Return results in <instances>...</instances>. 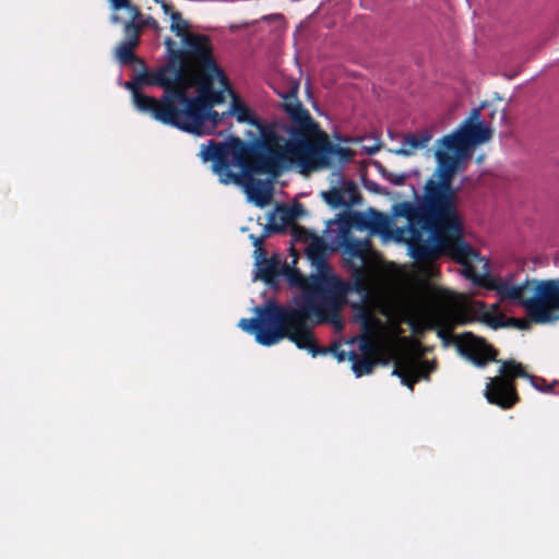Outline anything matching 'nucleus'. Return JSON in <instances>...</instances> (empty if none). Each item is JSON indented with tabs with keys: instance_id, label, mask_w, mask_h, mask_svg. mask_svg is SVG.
<instances>
[{
	"instance_id": "nucleus-1",
	"label": "nucleus",
	"mask_w": 559,
	"mask_h": 559,
	"mask_svg": "<svg viewBox=\"0 0 559 559\" xmlns=\"http://www.w3.org/2000/svg\"><path fill=\"white\" fill-rule=\"evenodd\" d=\"M313 299L301 298L293 306L266 301L255 307V318H242L238 326L253 334L263 346H272L288 338L299 349L307 350L312 357L332 354L341 362L348 359V353L341 349L338 342L329 347L319 346L312 329L317 323H332L342 330L341 310L346 305L347 295L357 293L364 298L370 296L372 277L362 266H353L352 281L345 282L336 276L317 277L312 283Z\"/></svg>"
},
{
	"instance_id": "nucleus-2",
	"label": "nucleus",
	"mask_w": 559,
	"mask_h": 559,
	"mask_svg": "<svg viewBox=\"0 0 559 559\" xmlns=\"http://www.w3.org/2000/svg\"><path fill=\"white\" fill-rule=\"evenodd\" d=\"M437 179L429 178L417 203L403 201L393 205V214L407 221L412 255L429 261L448 255L463 266L467 280H476L477 264L488 263L464 239V219L457 206V190L452 181L457 171L459 156L437 150Z\"/></svg>"
},
{
	"instance_id": "nucleus-3",
	"label": "nucleus",
	"mask_w": 559,
	"mask_h": 559,
	"mask_svg": "<svg viewBox=\"0 0 559 559\" xmlns=\"http://www.w3.org/2000/svg\"><path fill=\"white\" fill-rule=\"evenodd\" d=\"M201 63L160 98L134 93V106L163 124L181 131L203 135L212 133L223 121L222 114L213 109L225 102L230 88L227 76L217 64L214 52L200 56Z\"/></svg>"
},
{
	"instance_id": "nucleus-4",
	"label": "nucleus",
	"mask_w": 559,
	"mask_h": 559,
	"mask_svg": "<svg viewBox=\"0 0 559 559\" xmlns=\"http://www.w3.org/2000/svg\"><path fill=\"white\" fill-rule=\"evenodd\" d=\"M200 157L212 162V170L223 185L235 183L243 187L248 200L258 207L266 206L272 200V187L254 175L277 177L283 170L295 166V159L287 142L275 146V138L263 135L253 142L229 136L224 142L210 140L201 145Z\"/></svg>"
},
{
	"instance_id": "nucleus-5",
	"label": "nucleus",
	"mask_w": 559,
	"mask_h": 559,
	"mask_svg": "<svg viewBox=\"0 0 559 559\" xmlns=\"http://www.w3.org/2000/svg\"><path fill=\"white\" fill-rule=\"evenodd\" d=\"M298 91L299 84L293 82L286 91L277 92L282 98L281 107L289 121L286 128L289 138L286 142L295 159V167L307 174L328 165L326 158L332 154L349 162L353 158L352 150L330 142L328 134L298 99Z\"/></svg>"
},
{
	"instance_id": "nucleus-6",
	"label": "nucleus",
	"mask_w": 559,
	"mask_h": 559,
	"mask_svg": "<svg viewBox=\"0 0 559 559\" xmlns=\"http://www.w3.org/2000/svg\"><path fill=\"white\" fill-rule=\"evenodd\" d=\"M456 349L476 367L484 368L489 362H499V376L488 378L485 389V397L488 403L499 406L502 409L513 407L520 396L516 390L515 380L525 378L533 386L545 383V379L532 376L514 359L498 360V349L489 344L484 337L476 336L472 332H464L456 338Z\"/></svg>"
},
{
	"instance_id": "nucleus-7",
	"label": "nucleus",
	"mask_w": 559,
	"mask_h": 559,
	"mask_svg": "<svg viewBox=\"0 0 559 559\" xmlns=\"http://www.w3.org/2000/svg\"><path fill=\"white\" fill-rule=\"evenodd\" d=\"M474 284L495 290L500 300L516 301L523 306L531 321L548 323L554 320V310L559 309V278L526 280L520 285L492 276L487 266L477 271Z\"/></svg>"
},
{
	"instance_id": "nucleus-8",
	"label": "nucleus",
	"mask_w": 559,
	"mask_h": 559,
	"mask_svg": "<svg viewBox=\"0 0 559 559\" xmlns=\"http://www.w3.org/2000/svg\"><path fill=\"white\" fill-rule=\"evenodd\" d=\"M165 46L167 58L164 64L152 70L144 69L132 82L126 84L133 99L134 93H142L141 85L158 86L168 93L179 83L176 79L178 72L185 79L201 63L200 56L209 57L214 52L210 37L203 34H186L182 48H175V41L170 38L165 40Z\"/></svg>"
},
{
	"instance_id": "nucleus-9",
	"label": "nucleus",
	"mask_w": 559,
	"mask_h": 559,
	"mask_svg": "<svg viewBox=\"0 0 559 559\" xmlns=\"http://www.w3.org/2000/svg\"><path fill=\"white\" fill-rule=\"evenodd\" d=\"M108 2L110 10L114 12L110 16L111 23H122L121 17L117 14L120 10H126L130 17L124 23V39L116 48V58L123 66L139 63L143 70L146 69L144 61L134 55V49L140 44L141 29L144 25L140 8L133 3V0H108Z\"/></svg>"
},
{
	"instance_id": "nucleus-10",
	"label": "nucleus",
	"mask_w": 559,
	"mask_h": 559,
	"mask_svg": "<svg viewBox=\"0 0 559 559\" xmlns=\"http://www.w3.org/2000/svg\"><path fill=\"white\" fill-rule=\"evenodd\" d=\"M231 103L228 110L222 112L223 120L226 117L234 116L239 123H248L257 128L260 132V138L270 135L275 138V146L283 145L287 140L280 135L273 124L262 121L254 112L241 100V98L233 91L229 90Z\"/></svg>"
},
{
	"instance_id": "nucleus-11",
	"label": "nucleus",
	"mask_w": 559,
	"mask_h": 559,
	"mask_svg": "<svg viewBox=\"0 0 559 559\" xmlns=\"http://www.w3.org/2000/svg\"><path fill=\"white\" fill-rule=\"evenodd\" d=\"M436 368L437 364L435 361L406 355L395 361L392 374L399 377L402 384L413 392L415 384L421 379L429 380L430 373Z\"/></svg>"
},
{
	"instance_id": "nucleus-12",
	"label": "nucleus",
	"mask_w": 559,
	"mask_h": 559,
	"mask_svg": "<svg viewBox=\"0 0 559 559\" xmlns=\"http://www.w3.org/2000/svg\"><path fill=\"white\" fill-rule=\"evenodd\" d=\"M321 197L332 209H348L362 201L357 185L352 180L343 181L340 186L333 187L329 191H322Z\"/></svg>"
},
{
	"instance_id": "nucleus-13",
	"label": "nucleus",
	"mask_w": 559,
	"mask_h": 559,
	"mask_svg": "<svg viewBox=\"0 0 559 559\" xmlns=\"http://www.w3.org/2000/svg\"><path fill=\"white\" fill-rule=\"evenodd\" d=\"M306 254L311 264L316 267V270L320 273V275H317L312 278L311 283L317 277H331L332 275L326 274L330 272V266L326 260V246L322 238L318 236H312L311 242L308 245L306 249ZM310 292L312 297H309L310 299H313V290H312V284H310Z\"/></svg>"
},
{
	"instance_id": "nucleus-14",
	"label": "nucleus",
	"mask_w": 559,
	"mask_h": 559,
	"mask_svg": "<svg viewBox=\"0 0 559 559\" xmlns=\"http://www.w3.org/2000/svg\"><path fill=\"white\" fill-rule=\"evenodd\" d=\"M336 242L337 246L344 250V253L348 254L350 258L361 259L370 248V241L368 239H356L352 230L347 229H340L336 236Z\"/></svg>"
},
{
	"instance_id": "nucleus-15",
	"label": "nucleus",
	"mask_w": 559,
	"mask_h": 559,
	"mask_svg": "<svg viewBox=\"0 0 559 559\" xmlns=\"http://www.w3.org/2000/svg\"><path fill=\"white\" fill-rule=\"evenodd\" d=\"M468 148L488 142L492 130L484 123L463 122L459 128Z\"/></svg>"
},
{
	"instance_id": "nucleus-16",
	"label": "nucleus",
	"mask_w": 559,
	"mask_h": 559,
	"mask_svg": "<svg viewBox=\"0 0 559 559\" xmlns=\"http://www.w3.org/2000/svg\"><path fill=\"white\" fill-rule=\"evenodd\" d=\"M360 318H361L364 335H361L359 337L358 348L362 354L361 356L378 358L377 357V348H376L373 340L371 338L372 316L367 310L361 309Z\"/></svg>"
},
{
	"instance_id": "nucleus-17",
	"label": "nucleus",
	"mask_w": 559,
	"mask_h": 559,
	"mask_svg": "<svg viewBox=\"0 0 559 559\" xmlns=\"http://www.w3.org/2000/svg\"><path fill=\"white\" fill-rule=\"evenodd\" d=\"M431 140L427 132L420 134L408 133L402 141V146L395 151L397 155L409 156L415 151L425 148Z\"/></svg>"
},
{
	"instance_id": "nucleus-18",
	"label": "nucleus",
	"mask_w": 559,
	"mask_h": 559,
	"mask_svg": "<svg viewBox=\"0 0 559 559\" xmlns=\"http://www.w3.org/2000/svg\"><path fill=\"white\" fill-rule=\"evenodd\" d=\"M348 360L352 362V370L357 378L371 373L379 362L378 358L360 356L355 350L348 352Z\"/></svg>"
},
{
	"instance_id": "nucleus-19",
	"label": "nucleus",
	"mask_w": 559,
	"mask_h": 559,
	"mask_svg": "<svg viewBox=\"0 0 559 559\" xmlns=\"http://www.w3.org/2000/svg\"><path fill=\"white\" fill-rule=\"evenodd\" d=\"M257 264L259 277L265 283H272L280 274V260L275 255L270 259L266 258V254L264 257H257Z\"/></svg>"
},
{
	"instance_id": "nucleus-20",
	"label": "nucleus",
	"mask_w": 559,
	"mask_h": 559,
	"mask_svg": "<svg viewBox=\"0 0 559 559\" xmlns=\"http://www.w3.org/2000/svg\"><path fill=\"white\" fill-rule=\"evenodd\" d=\"M441 150L451 151L455 153V156H461L466 153L468 150L467 144L465 143L460 130L457 129L455 132L443 136L440 140Z\"/></svg>"
},
{
	"instance_id": "nucleus-21",
	"label": "nucleus",
	"mask_w": 559,
	"mask_h": 559,
	"mask_svg": "<svg viewBox=\"0 0 559 559\" xmlns=\"http://www.w3.org/2000/svg\"><path fill=\"white\" fill-rule=\"evenodd\" d=\"M340 229L350 230L352 227L364 229L368 226L366 216L360 212H347L340 215Z\"/></svg>"
},
{
	"instance_id": "nucleus-22",
	"label": "nucleus",
	"mask_w": 559,
	"mask_h": 559,
	"mask_svg": "<svg viewBox=\"0 0 559 559\" xmlns=\"http://www.w3.org/2000/svg\"><path fill=\"white\" fill-rule=\"evenodd\" d=\"M477 306L483 310L479 321L487 324L493 330L509 326L508 319L502 314H492L486 310V305L483 301H477Z\"/></svg>"
},
{
	"instance_id": "nucleus-23",
	"label": "nucleus",
	"mask_w": 559,
	"mask_h": 559,
	"mask_svg": "<svg viewBox=\"0 0 559 559\" xmlns=\"http://www.w3.org/2000/svg\"><path fill=\"white\" fill-rule=\"evenodd\" d=\"M276 215L273 214L270 218V223L265 226L266 234L255 237L253 235L250 236L253 246L255 247L254 253L257 257H264L266 254L265 250L262 248L264 238L271 233L281 231V226L276 224L275 221Z\"/></svg>"
},
{
	"instance_id": "nucleus-24",
	"label": "nucleus",
	"mask_w": 559,
	"mask_h": 559,
	"mask_svg": "<svg viewBox=\"0 0 559 559\" xmlns=\"http://www.w3.org/2000/svg\"><path fill=\"white\" fill-rule=\"evenodd\" d=\"M302 211V207L300 204L296 206H282L277 210V217L281 223V227L285 225L293 224L297 217L299 216L300 212Z\"/></svg>"
},
{
	"instance_id": "nucleus-25",
	"label": "nucleus",
	"mask_w": 559,
	"mask_h": 559,
	"mask_svg": "<svg viewBox=\"0 0 559 559\" xmlns=\"http://www.w3.org/2000/svg\"><path fill=\"white\" fill-rule=\"evenodd\" d=\"M171 32H174L177 36H183L188 33V24L183 21L180 12H171Z\"/></svg>"
},
{
	"instance_id": "nucleus-26",
	"label": "nucleus",
	"mask_w": 559,
	"mask_h": 559,
	"mask_svg": "<svg viewBox=\"0 0 559 559\" xmlns=\"http://www.w3.org/2000/svg\"><path fill=\"white\" fill-rule=\"evenodd\" d=\"M384 178L394 186H402L407 179L406 174L383 173Z\"/></svg>"
},
{
	"instance_id": "nucleus-27",
	"label": "nucleus",
	"mask_w": 559,
	"mask_h": 559,
	"mask_svg": "<svg viewBox=\"0 0 559 559\" xmlns=\"http://www.w3.org/2000/svg\"><path fill=\"white\" fill-rule=\"evenodd\" d=\"M294 237L297 240L308 241L310 236H312L306 228L301 226H295L294 229Z\"/></svg>"
},
{
	"instance_id": "nucleus-28",
	"label": "nucleus",
	"mask_w": 559,
	"mask_h": 559,
	"mask_svg": "<svg viewBox=\"0 0 559 559\" xmlns=\"http://www.w3.org/2000/svg\"><path fill=\"white\" fill-rule=\"evenodd\" d=\"M437 335L445 343H448L451 338H453L454 341V344L456 345V338L457 336H461L462 334L460 335H452L451 333V330L449 329H445V328H440L438 331H437Z\"/></svg>"
},
{
	"instance_id": "nucleus-29",
	"label": "nucleus",
	"mask_w": 559,
	"mask_h": 559,
	"mask_svg": "<svg viewBox=\"0 0 559 559\" xmlns=\"http://www.w3.org/2000/svg\"><path fill=\"white\" fill-rule=\"evenodd\" d=\"M509 326H513L516 329H528L530 322L525 319H516V318H510L508 319Z\"/></svg>"
},
{
	"instance_id": "nucleus-30",
	"label": "nucleus",
	"mask_w": 559,
	"mask_h": 559,
	"mask_svg": "<svg viewBox=\"0 0 559 559\" xmlns=\"http://www.w3.org/2000/svg\"><path fill=\"white\" fill-rule=\"evenodd\" d=\"M480 115V108H473L469 112L468 118L464 122L483 123L481 121H479Z\"/></svg>"
},
{
	"instance_id": "nucleus-31",
	"label": "nucleus",
	"mask_w": 559,
	"mask_h": 559,
	"mask_svg": "<svg viewBox=\"0 0 559 559\" xmlns=\"http://www.w3.org/2000/svg\"><path fill=\"white\" fill-rule=\"evenodd\" d=\"M288 281L292 284H299L300 281V274L297 271H290L288 273Z\"/></svg>"
},
{
	"instance_id": "nucleus-32",
	"label": "nucleus",
	"mask_w": 559,
	"mask_h": 559,
	"mask_svg": "<svg viewBox=\"0 0 559 559\" xmlns=\"http://www.w3.org/2000/svg\"><path fill=\"white\" fill-rule=\"evenodd\" d=\"M162 8H163V10H164V12H165L166 14H170V15H171V12H176V11L174 10L173 4H171V3H167V2H165V1H163V2H162Z\"/></svg>"
},
{
	"instance_id": "nucleus-33",
	"label": "nucleus",
	"mask_w": 559,
	"mask_h": 559,
	"mask_svg": "<svg viewBox=\"0 0 559 559\" xmlns=\"http://www.w3.org/2000/svg\"><path fill=\"white\" fill-rule=\"evenodd\" d=\"M535 388L543 392H551L552 391L551 385H549L546 380H545V383H538V386H535Z\"/></svg>"
},
{
	"instance_id": "nucleus-34",
	"label": "nucleus",
	"mask_w": 559,
	"mask_h": 559,
	"mask_svg": "<svg viewBox=\"0 0 559 559\" xmlns=\"http://www.w3.org/2000/svg\"><path fill=\"white\" fill-rule=\"evenodd\" d=\"M498 114H499V116H500L501 121H504V120H506V117H507L506 111H504V110H501V111H499Z\"/></svg>"
},
{
	"instance_id": "nucleus-35",
	"label": "nucleus",
	"mask_w": 559,
	"mask_h": 559,
	"mask_svg": "<svg viewBox=\"0 0 559 559\" xmlns=\"http://www.w3.org/2000/svg\"><path fill=\"white\" fill-rule=\"evenodd\" d=\"M238 28H239V26H235V25H231V26H230V29H231V31H237Z\"/></svg>"
},
{
	"instance_id": "nucleus-36",
	"label": "nucleus",
	"mask_w": 559,
	"mask_h": 559,
	"mask_svg": "<svg viewBox=\"0 0 559 559\" xmlns=\"http://www.w3.org/2000/svg\"><path fill=\"white\" fill-rule=\"evenodd\" d=\"M378 148L370 150L369 153H374Z\"/></svg>"
}]
</instances>
